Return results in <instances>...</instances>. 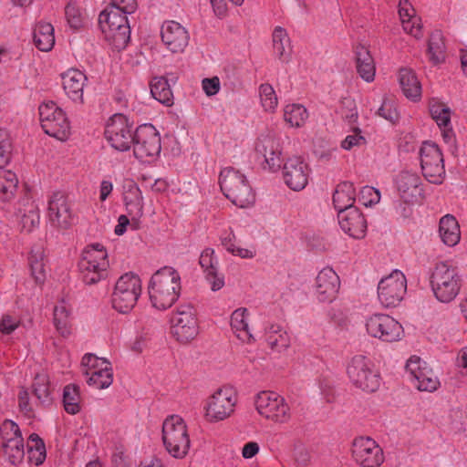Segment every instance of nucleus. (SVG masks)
I'll list each match as a JSON object with an SVG mask.
<instances>
[{
  "mask_svg": "<svg viewBox=\"0 0 467 467\" xmlns=\"http://www.w3.org/2000/svg\"><path fill=\"white\" fill-rule=\"evenodd\" d=\"M444 42L442 34L440 31H434L431 34L428 40L427 56L433 65H438L444 60Z\"/></svg>",
  "mask_w": 467,
  "mask_h": 467,
  "instance_id": "39",
  "label": "nucleus"
},
{
  "mask_svg": "<svg viewBox=\"0 0 467 467\" xmlns=\"http://www.w3.org/2000/svg\"><path fill=\"white\" fill-rule=\"evenodd\" d=\"M439 233L441 241L448 246H454L460 242V226L452 215L447 214L440 220Z\"/></svg>",
  "mask_w": 467,
  "mask_h": 467,
  "instance_id": "35",
  "label": "nucleus"
},
{
  "mask_svg": "<svg viewBox=\"0 0 467 467\" xmlns=\"http://www.w3.org/2000/svg\"><path fill=\"white\" fill-rule=\"evenodd\" d=\"M309 168L301 157L288 158L283 167L285 184L294 191L303 190L308 182Z\"/></svg>",
  "mask_w": 467,
  "mask_h": 467,
  "instance_id": "21",
  "label": "nucleus"
},
{
  "mask_svg": "<svg viewBox=\"0 0 467 467\" xmlns=\"http://www.w3.org/2000/svg\"><path fill=\"white\" fill-rule=\"evenodd\" d=\"M67 21L70 27L78 29L83 26L84 15L80 8L74 3H69L65 9Z\"/></svg>",
  "mask_w": 467,
  "mask_h": 467,
  "instance_id": "53",
  "label": "nucleus"
},
{
  "mask_svg": "<svg viewBox=\"0 0 467 467\" xmlns=\"http://www.w3.org/2000/svg\"><path fill=\"white\" fill-rule=\"evenodd\" d=\"M122 10L109 6L99 16V26L106 39L117 49H123L130 38V26Z\"/></svg>",
  "mask_w": 467,
  "mask_h": 467,
  "instance_id": "2",
  "label": "nucleus"
},
{
  "mask_svg": "<svg viewBox=\"0 0 467 467\" xmlns=\"http://www.w3.org/2000/svg\"><path fill=\"white\" fill-rule=\"evenodd\" d=\"M62 86L67 96L75 102H82L87 76L79 69L69 68L61 75Z\"/></svg>",
  "mask_w": 467,
  "mask_h": 467,
  "instance_id": "26",
  "label": "nucleus"
},
{
  "mask_svg": "<svg viewBox=\"0 0 467 467\" xmlns=\"http://www.w3.org/2000/svg\"><path fill=\"white\" fill-rule=\"evenodd\" d=\"M133 151L137 159L150 161L161 152V138L151 124H144L137 128Z\"/></svg>",
  "mask_w": 467,
  "mask_h": 467,
  "instance_id": "17",
  "label": "nucleus"
},
{
  "mask_svg": "<svg viewBox=\"0 0 467 467\" xmlns=\"http://www.w3.org/2000/svg\"><path fill=\"white\" fill-rule=\"evenodd\" d=\"M39 119L43 130L59 140H66L70 126L65 112L53 101L39 106Z\"/></svg>",
  "mask_w": 467,
  "mask_h": 467,
  "instance_id": "12",
  "label": "nucleus"
},
{
  "mask_svg": "<svg viewBox=\"0 0 467 467\" xmlns=\"http://www.w3.org/2000/svg\"><path fill=\"white\" fill-rule=\"evenodd\" d=\"M199 264L205 273V278L211 285L213 291H218L224 285V278L217 271L218 261L214 257V251L206 248L200 256Z\"/></svg>",
  "mask_w": 467,
  "mask_h": 467,
  "instance_id": "27",
  "label": "nucleus"
},
{
  "mask_svg": "<svg viewBox=\"0 0 467 467\" xmlns=\"http://www.w3.org/2000/svg\"><path fill=\"white\" fill-rule=\"evenodd\" d=\"M429 366L426 361L418 356H411L406 363V370L410 375L411 379L422 373Z\"/></svg>",
  "mask_w": 467,
  "mask_h": 467,
  "instance_id": "56",
  "label": "nucleus"
},
{
  "mask_svg": "<svg viewBox=\"0 0 467 467\" xmlns=\"http://www.w3.org/2000/svg\"><path fill=\"white\" fill-rule=\"evenodd\" d=\"M399 81L403 94L410 100L417 101L421 97V85L415 72L408 67L400 69Z\"/></svg>",
  "mask_w": 467,
  "mask_h": 467,
  "instance_id": "29",
  "label": "nucleus"
},
{
  "mask_svg": "<svg viewBox=\"0 0 467 467\" xmlns=\"http://www.w3.org/2000/svg\"><path fill=\"white\" fill-rule=\"evenodd\" d=\"M430 112L440 128L451 125V110L447 104L433 99L430 102Z\"/></svg>",
  "mask_w": 467,
  "mask_h": 467,
  "instance_id": "43",
  "label": "nucleus"
},
{
  "mask_svg": "<svg viewBox=\"0 0 467 467\" xmlns=\"http://www.w3.org/2000/svg\"><path fill=\"white\" fill-rule=\"evenodd\" d=\"M170 324L172 337L182 344L191 342L199 334L197 314L191 305L179 306L172 312Z\"/></svg>",
  "mask_w": 467,
  "mask_h": 467,
  "instance_id": "10",
  "label": "nucleus"
},
{
  "mask_svg": "<svg viewBox=\"0 0 467 467\" xmlns=\"http://www.w3.org/2000/svg\"><path fill=\"white\" fill-rule=\"evenodd\" d=\"M451 417H452L451 429L455 432L465 431L466 427H465V422L463 421V420L465 419V416H464L463 412H462L461 410L454 411L453 414L451 415Z\"/></svg>",
  "mask_w": 467,
  "mask_h": 467,
  "instance_id": "64",
  "label": "nucleus"
},
{
  "mask_svg": "<svg viewBox=\"0 0 467 467\" xmlns=\"http://www.w3.org/2000/svg\"><path fill=\"white\" fill-rule=\"evenodd\" d=\"M273 47L275 54L282 61L288 60L290 56V39L287 32L281 26H276L273 31Z\"/></svg>",
  "mask_w": 467,
  "mask_h": 467,
  "instance_id": "37",
  "label": "nucleus"
},
{
  "mask_svg": "<svg viewBox=\"0 0 467 467\" xmlns=\"http://www.w3.org/2000/svg\"><path fill=\"white\" fill-rule=\"evenodd\" d=\"M18 184V179L11 171H5L0 175V199L10 202L14 197Z\"/></svg>",
  "mask_w": 467,
  "mask_h": 467,
  "instance_id": "42",
  "label": "nucleus"
},
{
  "mask_svg": "<svg viewBox=\"0 0 467 467\" xmlns=\"http://www.w3.org/2000/svg\"><path fill=\"white\" fill-rule=\"evenodd\" d=\"M81 365L86 381L89 386L102 389L112 384V368L109 361L106 358L88 353L82 358Z\"/></svg>",
  "mask_w": 467,
  "mask_h": 467,
  "instance_id": "16",
  "label": "nucleus"
},
{
  "mask_svg": "<svg viewBox=\"0 0 467 467\" xmlns=\"http://www.w3.org/2000/svg\"><path fill=\"white\" fill-rule=\"evenodd\" d=\"M257 412L276 424L287 423L292 418L290 406L285 398L274 391H261L255 400Z\"/></svg>",
  "mask_w": 467,
  "mask_h": 467,
  "instance_id": "11",
  "label": "nucleus"
},
{
  "mask_svg": "<svg viewBox=\"0 0 467 467\" xmlns=\"http://www.w3.org/2000/svg\"><path fill=\"white\" fill-rule=\"evenodd\" d=\"M259 97L265 111L274 112L278 105V99L274 88L269 84H262L259 87Z\"/></svg>",
  "mask_w": 467,
  "mask_h": 467,
  "instance_id": "47",
  "label": "nucleus"
},
{
  "mask_svg": "<svg viewBox=\"0 0 467 467\" xmlns=\"http://www.w3.org/2000/svg\"><path fill=\"white\" fill-rule=\"evenodd\" d=\"M18 406L26 416H33L35 404L30 401L29 392L26 389H22L18 393Z\"/></svg>",
  "mask_w": 467,
  "mask_h": 467,
  "instance_id": "59",
  "label": "nucleus"
},
{
  "mask_svg": "<svg viewBox=\"0 0 467 467\" xmlns=\"http://www.w3.org/2000/svg\"><path fill=\"white\" fill-rule=\"evenodd\" d=\"M292 457L298 467H305L310 462V452L306 446L299 441H294L292 445Z\"/></svg>",
  "mask_w": 467,
  "mask_h": 467,
  "instance_id": "51",
  "label": "nucleus"
},
{
  "mask_svg": "<svg viewBox=\"0 0 467 467\" xmlns=\"http://www.w3.org/2000/svg\"><path fill=\"white\" fill-rule=\"evenodd\" d=\"M20 324V319L17 316L12 314H5L0 321V330L4 334L12 333Z\"/></svg>",
  "mask_w": 467,
  "mask_h": 467,
  "instance_id": "60",
  "label": "nucleus"
},
{
  "mask_svg": "<svg viewBox=\"0 0 467 467\" xmlns=\"http://www.w3.org/2000/svg\"><path fill=\"white\" fill-rule=\"evenodd\" d=\"M367 333L383 342H396L403 336L402 326L387 314H373L365 319Z\"/></svg>",
  "mask_w": 467,
  "mask_h": 467,
  "instance_id": "15",
  "label": "nucleus"
},
{
  "mask_svg": "<svg viewBox=\"0 0 467 467\" xmlns=\"http://www.w3.org/2000/svg\"><path fill=\"white\" fill-rule=\"evenodd\" d=\"M80 394L79 389L75 385H67L63 391V405L65 410L71 415H75L80 410Z\"/></svg>",
  "mask_w": 467,
  "mask_h": 467,
  "instance_id": "45",
  "label": "nucleus"
},
{
  "mask_svg": "<svg viewBox=\"0 0 467 467\" xmlns=\"http://www.w3.org/2000/svg\"><path fill=\"white\" fill-rule=\"evenodd\" d=\"M420 184V178L416 173L403 171L398 176V190L402 194L405 203L413 202L410 198H415V201H417V198L421 195Z\"/></svg>",
  "mask_w": 467,
  "mask_h": 467,
  "instance_id": "28",
  "label": "nucleus"
},
{
  "mask_svg": "<svg viewBox=\"0 0 467 467\" xmlns=\"http://www.w3.org/2000/svg\"><path fill=\"white\" fill-rule=\"evenodd\" d=\"M202 86L207 96H213L220 90V79L217 77L204 78Z\"/></svg>",
  "mask_w": 467,
  "mask_h": 467,
  "instance_id": "63",
  "label": "nucleus"
},
{
  "mask_svg": "<svg viewBox=\"0 0 467 467\" xmlns=\"http://www.w3.org/2000/svg\"><path fill=\"white\" fill-rule=\"evenodd\" d=\"M47 219L52 228L63 231L73 224L75 215L70 206H48Z\"/></svg>",
  "mask_w": 467,
  "mask_h": 467,
  "instance_id": "31",
  "label": "nucleus"
},
{
  "mask_svg": "<svg viewBox=\"0 0 467 467\" xmlns=\"http://www.w3.org/2000/svg\"><path fill=\"white\" fill-rule=\"evenodd\" d=\"M237 393L229 386H223L210 395L204 402V418L209 422H219L228 419L234 411Z\"/></svg>",
  "mask_w": 467,
  "mask_h": 467,
  "instance_id": "9",
  "label": "nucleus"
},
{
  "mask_svg": "<svg viewBox=\"0 0 467 467\" xmlns=\"http://www.w3.org/2000/svg\"><path fill=\"white\" fill-rule=\"evenodd\" d=\"M347 375L356 388L367 392H374L380 386V376L375 364L363 354L354 355L348 360Z\"/></svg>",
  "mask_w": 467,
  "mask_h": 467,
  "instance_id": "5",
  "label": "nucleus"
},
{
  "mask_svg": "<svg viewBox=\"0 0 467 467\" xmlns=\"http://www.w3.org/2000/svg\"><path fill=\"white\" fill-rule=\"evenodd\" d=\"M33 394L39 402L45 405L50 402V392L47 379L45 376H37L33 384Z\"/></svg>",
  "mask_w": 467,
  "mask_h": 467,
  "instance_id": "50",
  "label": "nucleus"
},
{
  "mask_svg": "<svg viewBox=\"0 0 467 467\" xmlns=\"http://www.w3.org/2000/svg\"><path fill=\"white\" fill-rule=\"evenodd\" d=\"M367 143V140L361 134V130L358 128L352 130L342 141L341 147L346 150H352L356 148H360Z\"/></svg>",
  "mask_w": 467,
  "mask_h": 467,
  "instance_id": "54",
  "label": "nucleus"
},
{
  "mask_svg": "<svg viewBox=\"0 0 467 467\" xmlns=\"http://www.w3.org/2000/svg\"><path fill=\"white\" fill-rule=\"evenodd\" d=\"M377 114L379 117H381L390 122H395L399 117L395 103H394V101H392L390 99H385L382 102V105L378 109Z\"/></svg>",
  "mask_w": 467,
  "mask_h": 467,
  "instance_id": "58",
  "label": "nucleus"
},
{
  "mask_svg": "<svg viewBox=\"0 0 467 467\" xmlns=\"http://www.w3.org/2000/svg\"><path fill=\"white\" fill-rule=\"evenodd\" d=\"M356 64L357 71L361 78L367 82L374 80L376 73L374 59L368 49L363 45H358L356 47Z\"/></svg>",
  "mask_w": 467,
  "mask_h": 467,
  "instance_id": "30",
  "label": "nucleus"
},
{
  "mask_svg": "<svg viewBox=\"0 0 467 467\" xmlns=\"http://www.w3.org/2000/svg\"><path fill=\"white\" fill-rule=\"evenodd\" d=\"M352 455L356 462L363 467H378L383 462V452L370 438L359 437L353 442Z\"/></svg>",
  "mask_w": 467,
  "mask_h": 467,
  "instance_id": "19",
  "label": "nucleus"
},
{
  "mask_svg": "<svg viewBox=\"0 0 467 467\" xmlns=\"http://www.w3.org/2000/svg\"><path fill=\"white\" fill-rule=\"evenodd\" d=\"M411 380L414 387L420 391L432 392L436 390L440 385L437 376L430 367Z\"/></svg>",
  "mask_w": 467,
  "mask_h": 467,
  "instance_id": "44",
  "label": "nucleus"
},
{
  "mask_svg": "<svg viewBox=\"0 0 467 467\" xmlns=\"http://www.w3.org/2000/svg\"><path fill=\"white\" fill-rule=\"evenodd\" d=\"M108 253L99 243L88 245L82 254L79 270L87 285L99 282L106 276L109 267Z\"/></svg>",
  "mask_w": 467,
  "mask_h": 467,
  "instance_id": "6",
  "label": "nucleus"
},
{
  "mask_svg": "<svg viewBox=\"0 0 467 467\" xmlns=\"http://www.w3.org/2000/svg\"><path fill=\"white\" fill-rule=\"evenodd\" d=\"M248 310L241 307L234 310L231 316V327L235 336L244 343H252L254 341L250 333L247 322Z\"/></svg>",
  "mask_w": 467,
  "mask_h": 467,
  "instance_id": "34",
  "label": "nucleus"
},
{
  "mask_svg": "<svg viewBox=\"0 0 467 467\" xmlns=\"http://www.w3.org/2000/svg\"><path fill=\"white\" fill-rule=\"evenodd\" d=\"M380 192L371 186H364L358 194V202L360 204H379L380 202Z\"/></svg>",
  "mask_w": 467,
  "mask_h": 467,
  "instance_id": "55",
  "label": "nucleus"
},
{
  "mask_svg": "<svg viewBox=\"0 0 467 467\" xmlns=\"http://www.w3.org/2000/svg\"><path fill=\"white\" fill-rule=\"evenodd\" d=\"M2 447L12 463L20 462L25 454L24 441L17 424L5 420L2 424Z\"/></svg>",
  "mask_w": 467,
  "mask_h": 467,
  "instance_id": "20",
  "label": "nucleus"
},
{
  "mask_svg": "<svg viewBox=\"0 0 467 467\" xmlns=\"http://www.w3.org/2000/svg\"><path fill=\"white\" fill-rule=\"evenodd\" d=\"M355 202L354 185L348 182L339 183L333 193V204H354Z\"/></svg>",
  "mask_w": 467,
  "mask_h": 467,
  "instance_id": "46",
  "label": "nucleus"
},
{
  "mask_svg": "<svg viewBox=\"0 0 467 467\" xmlns=\"http://www.w3.org/2000/svg\"><path fill=\"white\" fill-rule=\"evenodd\" d=\"M337 220L341 229L353 238L365 235L367 223L358 206H344L337 211Z\"/></svg>",
  "mask_w": 467,
  "mask_h": 467,
  "instance_id": "22",
  "label": "nucleus"
},
{
  "mask_svg": "<svg viewBox=\"0 0 467 467\" xmlns=\"http://www.w3.org/2000/svg\"><path fill=\"white\" fill-rule=\"evenodd\" d=\"M110 6L119 8L124 14H132L136 11L137 0H110Z\"/></svg>",
  "mask_w": 467,
  "mask_h": 467,
  "instance_id": "62",
  "label": "nucleus"
},
{
  "mask_svg": "<svg viewBox=\"0 0 467 467\" xmlns=\"http://www.w3.org/2000/svg\"><path fill=\"white\" fill-rule=\"evenodd\" d=\"M13 145L10 134L5 130H0V169L6 167L12 158Z\"/></svg>",
  "mask_w": 467,
  "mask_h": 467,
  "instance_id": "49",
  "label": "nucleus"
},
{
  "mask_svg": "<svg viewBox=\"0 0 467 467\" xmlns=\"http://www.w3.org/2000/svg\"><path fill=\"white\" fill-rule=\"evenodd\" d=\"M340 286L339 277L330 267L322 269L317 278L315 295L317 299L322 303L333 302L338 293Z\"/></svg>",
  "mask_w": 467,
  "mask_h": 467,
  "instance_id": "23",
  "label": "nucleus"
},
{
  "mask_svg": "<svg viewBox=\"0 0 467 467\" xmlns=\"http://www.w3.org/2000/svg\"><path fill=\"white\" fill-rule=\"evenodd\" d=\"M181 276L172 267L158 270L150 278L149 296L151 305L160 310L171 307L180 296Z\"/></svg>",
  "mask_w": 467,
  "mask_h": 467,
  "instance_id": "1",
  "label": "nucleus"
},
{
  "mask_svg": "<svg viewBox=\"0 0 467 467\" xmlns=\"http://www.w3.org/2000/svg\"><path fill=\"white\" fill-rule=\"evenodd\" d=\"M30 460L36 465L41 464L46 459V450L43 441L36 434H31L28 441Z\"/></svg>",
  "mask_w": 467,
  "mask_h": 467,
  "instance_id": "48",
  "label": "nucleus"
},
{
  "mask_svg": "<svg viewBox=\"0 0 467 467\" xmlns=\"http://www.w3.org/2000/svg\"><path fill=\"white\" fill-rule=\"evenodd\" d=\"M105 136L114 149L121 151L129 150L135 140L132 126L122 114H115L109 119Z\"/></svg>",
  "mask_w": 467,
  "mask_h": 467,
  "instance_id": "18",
  "label": "nucleus"
},
{
  "mask_svg": "<svg viewBox=\"0 0 467 467\" xmlns=\"http://www.w3.org/2000/svg\"><path fill=\"white\" fill-rule=\"evenodd\" d=\"M402 25V28L405 33L412 36L413 37L419 39L422 37V28H421V20L419 18H412V20L409 22H404Z\"/></svg>",
  "mask_w": 467,
  "mask_h": 467,
  "instance_id": "61",
  "label": "nucleus"
},
{
  "mask_svg": "<svg viewBox=\"0 0 467 467\" xmlns=\"http://www.w3.org/2000/svg\"><path fill=\"white\" fill-rule=\"evenodd\" d=\"M162 440L167 451L174 458L185 457L190 438L184 420L178 415L168 417L162 424Z\"/></svg>",
  "mask_w": 467,
  "mask_h": 467,
  "instance_id": "8",
  "label": "nucleus"
},
{
  "mask_svg": "<svg viewBox=\"0 0 467 467\" xmlns=\"http://www.w3.org/2000/svg\"><path fill=\"white\" fill-rule=\"evenodd\" d=\"M150 93L159 102L171 106L172 105L173 95L166 78L155 77L150 82Z\"/></svg>",
  "mask_w": 467,
  "mask_h": 467,
  "instance_id": "38",
  "label": "nucleus"
},
{
  "mask_svg": "<svg viewBox=\"0 0 467 467\" xmlns=\"http://www.w3.org/2000/svg\"><path fill=\"white\" fill-rule=\"evenodd\" d=\"M71 308L64 299L58 301L53 310V323L58 334L64 337L71 334Z\"/></svg>",
  "mask_w": 467,
  "mask_h": 467,
  "instance_id": "32",
  "label": "nucleus"
},
{
  "mask_svg": "<svg viewBox=\"0 0 467 467\" xmlns=\"http://www.w3.org/2000/svg\"><path fill=\"white\" fill-rule=\"evenodd\" d=\"M163 44L173 53L182 52L189 43V33L180 23L165 21L161 29Z\"/></svg>",
  "mask_w": 467,
  "mask_h": 467,
  "instance_id": "24",
  "label": "nucleus"
},
{
  "mask_svg": "<svg viewBox=\"0 0 467 467\" xmlns=\"http://www.w3.org/2000/svg\"><path fill=\"white\" fill-rule=\"evenodd\" d=\"M423 176L431 183H441L445 176L443 155L433 142L425 141L419 150Z\"/></svg>",
  "mask_w": 467,
  "mask_h": 467,
  "instance_id": "14",
  "label": "nucleus"
},
{
  "mask_svg": "<svg viewBox=\"0 0 467 467\" xmlns=\"http://www.w3.org/2000/svg\"><path fill=\"white\" fill-rule=\"evenodd\" d=\"M429 366L426 361L418 356H411L406 363V370L410 375L411 379L422 373Z\"/></svg>",
  "mask_w": 467,
  "mask_h": 467,
  "instance_id": "57",
  "label": "nucleus"
},
{
  "mask_svg": "<svg viewBox=\"0 0 467 467\" xmlns=\"http://www.w3.org/2000/svg\"><path fill=\"white\" fill-rule=\"evenodd\" d=\"M255 150L265 158L268 169L276 171L281 168V150L278 140L272 134L259 137Z\"/></svg>",
  "mask_w": 467,
  "mask_h": 467,
  "instance_id": "25",
  "label": "nucleus"
},
{
  "mask_svg": "<svg viewBox=\"0 0 467 467\" xmlns=\"http://www.w3.org/2000/svg\"><path fill=\"white\" fill-rule=\"evenodd\" d=\"M461 281L457 267L449 262L437 263L431 275L434 296L442 303H449L457 296L461 289Z\"/></svg>",
  "mask_w": 467,
  "mask_h": 467,
  "instance_id": "3",
  "label": "nucleus"
},
{
  "mask_svg": "<svg viewBox=\"0 0 467 467\" xmlns=\"http://www.w3.org/2000/svg\"><path fill=\"white\" fill-rule=\"evenodd\" d=\"M29 265L32 276L36 283L42 284L46 278V270L44 263V250L42 245H35L30 252Z\"/></svg>",
  "mask_w": 467,
  "mask_h": 467,
  "instance_id": "36",
  "label": "nucleus"
},
{
  "mask_svg": "<svg viewBox=\"0 0 467 467\" xmlns=\"http://www.w3.org/2000/svg\"><path fill=\"white\" fill-rule=\"evenodd\" d=\"M407 293V278L400 270H393L378 284V298L385 307L400 305Z\"/></svg>",
  "mask_w": 467,
  "mask_h": 467,
  "instance_id": "13",
  "label": "nucleus"
},
{
  "mask_svg": "<svg viewBox=\"0 0 467 467\" xmlns=\"http://www.w3.org/2000/svg\"><path fill=\"white\" fill-rule=\"evenodd\" d=\"M265 340L272 349L280 351L288 346V336L278 325H271L265 330Z\"/></svg>",
  "mask_w": 467,
  "mask_h": 467,
  "instance_id": "41",
  "label": "nucleus"
},
{
  "mask_svg": "<svg viewBox=\"0 0 467 467\" xmlns=\"http://www.w3.org/2000/svg\"><path fill=\"white\" fill-rule=\"evenodd\" d=\"M40 216L36 206H31L28 211L21 214L20 225L22 231L31 232L39 223Z\"/></svg>",
  "mask_w": 467,
  "mask_h": 467,
  "instance_id": "52",
  "label": "nucleus"
},
{
  "mask_svg": "<svg viewBox=\"0 0 467 467\" xmlns=\"http://www.w3.org/2000/svg\"><path fill=\"white\" fill-rule=\"evenodd\" d=\"M308 119V112L301 104H288L284 109V119L293 128H301Z\"/></svg>",
  "mask_w": 467,
  "mask_h": 467,
  "instance_id": "40",
  "label": "nucleus"
},
{
  "mask_svg": "<svg viewBox=\"0 0 467 467\" xmlns=\"http://www.w3.org/2000/svg\"><path fill=\"white\" fill-rule=\"evenodd\" d=\"M33 41L40 51H50L55 45L54 26L47 22H38L34 27Z\"/></svg>",
  "mask_w": 467,
  "mask_h": 467,
  "instance_id": "33",
  "label": "nucleus"
},
{
  "mask_svg": "<svg viewBox=\"0 0 467 467\" xmlns=\"http://www.w3.org/2000/svg\"><path fill=\"white\" fill-rule=\"evenodd\" d=\"M141 294V281L139 275L132 272L125 273L116 281L111 295L114 309L119 313L130 312L137 304Z\"/></svg>",
  "mask_w": 467,
  "mask_h": 467,
  "instance_id": "7",
  "label": "nucleus"
},
{
  "mask_svg": "<svg viewBox=\"0 0 467 467\" xmlns=\"http://www.w3.org/2000/svg\"><path fill=\"white\" fill-rule=\"evenodd\" d=\"M219 184L225 197L233 204H254L256 202L246 177L234 168H224L219 176Z\"/></svg>",
  "mask_w": 467,
  "mask_h": 467,
  "instance_id": "4",
  "label": "nucleus"
}]
</instances>
